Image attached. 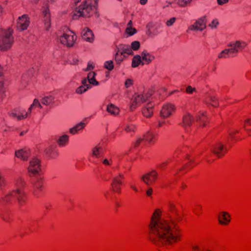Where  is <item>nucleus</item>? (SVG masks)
<instances>
[{"label": "nucleus", "mask_w": 251, "mask_h": 251, "mask_svg": "<svg viewBox=\"0 0 251 251\" xmlns=\"http://www.w3.org/2000/svg\"><path fill=\"white\" fill-rule=\"evenodd\" d=\"M162 211L156 209L149 225L150 241L157 246H171L181 240L179 230L171 220L161 218Z\"/></svg>", "instance_id": "nucleus-1"}, {"label": "nucleus", "mask_w": 251, "mask_h": 251, "mask_svg": "<svg viewBox=\"0 0 251 251\" xmlns=\"http://www.w3.org/2000/svg\"><path fill=\"white\" fill-rule=\"evenodd\" d=\"M14 184L15 189L2 197L0 202L3 204H9L17 201L20 206H22L26 201V194L24 190L25 182L22 177H17L14 180Z\"/></svg>", "instance_id": "nucleus-2"}, {"label": "nucleus", "mask_w": 251, "mask_h": 251, "mask_svg": "<svg viewBox=\"0 0 251 251\" xmlns=\"http://www.w3.org/2000/svg\"><path fill=\"white\" fill-rule=\"evenodd\" d=\"M13 41L12 30L11 28H9L7 30L1 29L0 31V50H6L9 49Z\"/></svg>", "instance_id": "nucleus-3"}, {"label": "nucleus", "mask_w": 251, "mask_h": 251, "mask_svg": "<svg viewBox=\"0 0 251 251\" xmlns=\"http://www.w3.org/2000/svg\"><path fill=\"white\" fill-rule=\"evenodd\" d=\"M97 5V0H85L79 6V17H90L96 9Z\"/></svg>", "instance_id": "nucleus-4"}, {"label": "nucleus", "mask_w": 251, "mask_h": 251, "mask_svg": "<svg viewBox=\"0 0 251 251\" xmlns=\"http://www.w3.org/2000/svg\"><path fill=\"white\" fill-rule=\"evenodd\" d=\"M58 39L62 44L70 47L74 45L76 36L73 31L65 27L63 29V33L59 36Z\"/></svg>", "instance_id": "nucleus-5"}, {"label": "nucleus", "mask_w": 251, "mask_h": 251, "mask_svg": "<svg viewBox=\"0 0 251 251\" xmlns=\"http://www.w3.org/2000/svg\"><path fill=\"white\" fill-rule=\"evenodd\" d=\"M28 171L30 176L38 175L41 171V164L39 159L34 157L29 163Z\"/></svg>", "instance_id": "nucleus-6"}, {"label": "nucleus", "mask_w": 251, "mask_h": 251, "mask_svg": "<svg viewBox=\"0 0 251 251\" xmlns=\"http://www.w3.org/2000/svg\"><path fill=\"white\" fill-rule=\"evenodd\" d=\"M158 173L155 170H152L146 173L141 176V180L147 185H151L155 182L157 179Z\"/></svg>", "instance_id": "nucleus-7"}, {"label": "nucleus", "mask_w": 251, "mask_h": 251, "mask_svg": "<svg viewBox=\"0 0 251 251\" xmlns=\"http://www.w3.org/2000/svg\"><path fill=\"white\" fill-rule=\"evenodd\" d=\"M43 180L40 177H36L32 180L33 193L36 197H39L43 189Z\"/></svg>", "instance_id": "nucleus-8"}, {"label": "nucleus", "mask_w": 251, "mask_h": 251, "mask_svg": "<svg viewBox=\"0 0 251 251\" xmlns=\"http://www.w3.org/2000/svg\"><path fill=\"white\" fill-rule=\"evenodd\" d=\"M176 109V106L172 103L165 104L162 108L160 115L164 118H168L175 111Z\"/></svg>", "instance_id": "nucleus-9"}, {"label": "nucleus", "mask_w": 251, "mask_h": 251, "mask_svg": "<svg viewBox=\"0 0 251 251\" xmlns=\"http://www.w3.org/2000/svg\"><path fill=\"white\" fill-rule=\"evenodd\" d=\"M226 151V146L222 142L215 144L212 148V152L218 157L223 156Z\"/></svg>", "instance_id": "nucleus-10"}, {"label": "nucleus", "mask_w": 251, "mask_h": 251, "mask_svg": "<svg viewBox=\"0 0 251 251\" xmlns=\"http://www.w3.org/2000/svg\"><path fill=\"white\" fill-rule=\"evenodd\" d=\"M25 110L22 108H15L9 113L10 117L16 118L18 120L25 119L28 116V113L25 114Z\"/></svg>", "instance_id": "nucleus-11"}, {"label": "nucleus", "mask_w": 251, "mask_h": 251, "mask_svg": "<svg viewBox=\"0 0 251 251\" xmlns=\"http://www.w3.org/2000/svg\"><path fill=\"white\" fill-rule=\"evenodd\" d=\"M123 176L121 174L115 176L111 183V187L113 191L116 193H120L121 191V187L122 185V179Z\"/></svg>", "instance_id": "nucleus-12"}, {"label": "nucleus", "mask_w": 251, "mask_h": 251, "mask_svg": "<svg viewBox=\"0 0 251 251\" xmlns=\"http://www.w3.org/2000/svg\"><path fill=\"white\" fill-rule=\"evenodd\" d=\"M217 218L219 223L223 226L227 225L231 221V216L230 214L226 211L219 212Z\"/></svg>", "instance_id": "nucleus-13"}, {"label": "nucleus", "mask_w": 251, "mask_h": 251, "mask_svg": "<svg viewBox=\"0 0 251 251\" xmlns=\"http://www.w3.org/2000/svg\"><path fill=\"white\" fill-rule=\"evenodd\" d=\"M29 19L26 15L19 17L17 22V28L21 30H25L29 25Z\"/></svg>", "instance_id": "nucleus-14"}, {"label": "nucleus", "mask_w": 251, "mask_h": 251, "mask_svg": "<svg viewBox=\"0 0 251 251\" xmlns=\"http://www.w3.org/2000/svg\"><path fill=\"white\" fill-rule=\"evenodd\" d=\"M44 25L47 31H48L50 27V15L48 7L45 8L43 11Z\"/></svg>", "instance_id": "nucleus-15"}, {"label": "nucleus", "mask_w": 251, "mask_h": 251, "mask_svg": "<svg viewBox=\"0 0 251 251\" xmlns=\"http://www.w3.org/2000/svg\"><path fill=\"white\" fill-rule=\"evenodd\" d=\"M154 105L151 103H149L142 109L143 115L147 118L151 117L153 113Z\"/></svg>", "instance_id": "nucleus-16"}, {"label": "nucleus", "mask_w": 251, "mask_h": 251, "mask_svg": "<svg viewBox=\"0 0 251 251\" xmlns=\"http://www.w3.org/2000/svg\"><path fill=\"white\" fill-rule=\"evenodd\" d=\"M81 36L84 40L92 42L94 39V35L92 31L89 28L84 29L81 32Z\"/></svg>", "instance_id": "nucleus-17"}, {"label": "nucleus", "mask_w": 251, "mask_h": 251, "mask_svg": "<svg viewBox=\"0 0 251 251\" xmlns=\"http://www.w3.org/2000/svg\"><path fill=\"white\" fill-rule=\"evenodd\" d=\"M204 18L198 20L194 25L190 27L191 30H202L205 28Z\"/></svg>", "instance_id": "nucleus-18"}, {"label": "nucleus", "mask_w": 251, "mask_h": 251, "mask_svg": "<svg viewBox=\"0 0 251 251\" xmlns=\"http://www.w3.org/2000/svg\"><path fill=\"white\" fill-rule=\"evenodd\" d=\"M194 122V117L189 113H186L183 116L182 123L183 126H190Z\"/></svg>", "instance_id": "nucleus-19"}, {"label": "nucleus", "mask_w": 251, "mask_h": 251, "mask_svg": "<svg viewBox=\"0 0 251 251\" xmlns=\"http://www.w3.org/2000/svg\"><path fill=\"white\" fill-rule=\"evenodd\" d=\"M146 100V99L145 98L144 96L142 95H137L135 96L131 105V108L132 109H134L136 107V105L141 103L145 102Z\"/></svg>", "instance_id": "nucleus-20"}, {"label": "nucleus", "mask_w": 251, "mask_h": 251, "mask_svg": "<svg viewBox=\"0 0 251 251\" xmlns=\"http://www.w3.org/2000/svg\"><path fill=\"white\" fill-rule=\"evenodd\" d=\"M196 121L199 123L201 126H205L206 125V114L205 112L200 113L196 117Z\"/></svg>", "instance_id": "nucleus-21"}, {"label": "nucleus", "mask_w": 251, "mask_h": 251, "mask_svg": "<svg viewBox=\"0 0 251 251\" xmlns=\"http://www.w3.org/2000/svg\"><path fill=\"white\" fill-rule=\"evenodd\" d=\"M15 156L20 158L23 160H27L29 156V153L27 151L23 149L16 151L15 152Z\"/></svg>", "instance_id": "nucleus-22"}, {"label": "nucleus", "mask_w": 251, "mask_h": 251, "mask_svg": "<svg viewBox=\"0 0 251 251\" xmlns=\"http://www.w3.org/2000/svg\"><path fill=\"white\" fill-rule=\"evenodd\" d=\"M143 139L144 141L148 143H151L154 142L155 139V135L153 132L151 131H147L143 135Z\"/></svg>", "instance_id": "nucleus-23"}, {"label": "nucleus", "mask_w": 251, "mask_h": 251, "mask_svg": "<svg viewBox=\"0 0 251 251\" xmlns=\"http://www.w3.org/2000/svg\"><path fill=\"white\" fill-rule=\"evenodd\" d=\"M68 140L69 136L67 134H64L59 137L57 140V143L60 147H63L66 146Z\"/></svg>", "instance_id": "nucleus-24"}, {"label": "nucleus", "mask_w": 251, "mask_h": 251, "mask_svg": "<svg viewBox=\"0 0 251 251\" xmlns=\"http://www.w3.org/2000/svg\"><path fill=\"white\" fill-rule=\"evenodd\" d=\"M107 111L108 113L113 115H117L119 113V108L113 104H111L107 106Z\"/></svg>", "instance_id": "nucleus-25"}, {"label": "nucleus", "mask_w": 251, "mask_h": 251, "mask_svg": "<svg viewBox=\"0 0 251 251\" xmlns=\"http://www.w3.org/2000/svg\"><path fill=\"white\" fill-rule=\"evenodd\" d=\"M96 74L94 72H90L87 76V78L88 79V81L89 84H91L94 85H97L98 84V82L95 79Z\"/></svg>", "instance_id": "nucleus-26"}, {"label": "nucleus", "mask_w": 251, "mask_h": 251, "mask_svg": "<svg viewBox=\"0 0 251 251\" xmlns=\"http://www.w3.org/2000/svg\"><path fill=\"white\" fill-rule=\"evenodd\" d=\"M54 97L52 96H48L45 97L42 99L41 102L42 104L46 105H50L53 102Z\"/></svg>", "instance_id": "nucleus-27"}, {"label": "nucleus", "mask_w": 251, "mask_h": 251, "mask_svg": "<svg viewBox=\"0 0 251 251\" xmlns=\"http://www.w3.org/2000/svg\"><path fill=\"white\" fill-rule=\"evenodd\" d=\"M231 48L234 49V53L237 52L238 50L237 49L243 48L245 46V45L244 43H241L240 41H236L233 45H231Z\"/></svg>", "instance_id": "nucleus-28"}, {"label": "nucleus", "mask_w": 251, "mask_h": 251, "mask_svg": "<svg viewBox=\"0 0 251 251\" xmlns=\"http://www.w3.org/2000/svg\"><path fill=\"white\" fill-rule=\"evenodd\" d=\"M142 58L143 60L145 61L146 64H149L153 57L148 53L143 52L142 53Z\"/></svg>", "instance_id": "nucleus-29"}, {"label": "nucleus", "mask_w": 251, "mask_h": 251, "mask_svg": "<svg viewBox=\"0 0 251 251\" xmlns=\"http://www.w3.org/2000/svg\"><path fill=\"white\" fill-rule=\"evenodd\" d=\"M209 100H210V104L214 107H217L219 106V102L215 96H210L209 97Z\"/></svg>", "instance_id": "nucleus-30"}, {"label": "nucleus", "mask_w": 251, "mask_h": 251, "mask_svg": "<svg viewBox=\"0 0 251 251\" xmlns=\"http://www.w3.org/2000/svg\"><path fill=\"white\" fill-rule=\"evenodd\" d=\"M141 63V58L140 55L135 56L132 62V66L133 67H136Z\"/></svg>", "instance_id": "nucleus-31"}, {"label": "nucleus", "mask_w": 251, "mask_h": 251, "mask_svg": "<svg viewBox=\"0 0 251 251\" xmlns=\"http://www.w3.org/2000/svg\"><path fill=\"white\" fill-rule=\"evenodd\" d=\"M82 86L79 87V93L84 92L89 88V84H87V80L85 79L82 80Z\"/></svg>", "instance_id": "nucleus-32"}, {"label": "nucleus", "mask_w": 251, "mask_h": 251, "mask_svg": "<svg viewBox=\"0 0 251 251\" xmlns=\"http://www.w3.org/2000/svg\"><path fill=\"white\" fill-rule=\"evenodd\" d=\"M45 152L47 155H48L50 157L53 158L54 154L53 153V146H49L46 148L44 151Z\"/></svg>", "instance_id": "nucleus-33"}, {"label": "nucleus", "mask_w": 251, "mask_h": 251, "mask_svg": "<svg viewBox=\"0 0 251 251\" xmlns=\"http://www.w3.org/2000/svg\"><path fill=\"white\" fill-rule=\"evenodd\" d=\"M232 48H230L229 49H226L223 51H222L221 53L219 55V57H225L226 55L228 54L229 53H234V50Z\"/></svg>", "instance_id": "nucleus-34"}, {"label": "nucleus", "mask_w": 251, "mask_h": 251, "mask_svg": "<svg viewBox=\"0 0 251 251\" xmlns=\"http://www.w3.org/2000/svg\"><path fill=\"white\" fill-rule=\"evenodd\" d=\"M105 68L107 70L111 71L113 69L114 65L112 61H106L104 64Z\"/></svg>", "instance_id": "nucleus-35"}, {"label": "nucleus", "mask_w": 251, "mask_h": 251, "mask_svg": "<svg viewBox=\"0 0 251 251\" xmlns=\"http://www.w3.org/2000/svg\"><path fill=\"white\" fill-rule=\"evenodd\" d=\"M124 130L126 133L134 132V127L132 126L126 125L124 127Z\"/></svg>", "instance_id": "nucleus-36"}, {"label": "nucleus", "mask_w": 251, "mask_h": 251, "mask_svg": "<svg viewBox=\"0 0 251 251\" xmlns=\"http://www.w3.org/2000/svg\"><path fill=\"white\" fill-rule=\"evenodd\" d=\"M78 131V124L75 125L74 126L71 127L69 129V132L71 134H75Z\"/></svg>", "instance_id": "nucleus-37"}, {"label": "nucleus", "mask_w": 251, "mask_h": 251, "mask_svg": "<svg viewBox=\"0 0 251 251\" xmlns=\"http://www.w3.org/2000/svg\"><path fill=\"white\" fill-rule=\"evenodd\" d=\"M192 0H177V3L180 6H185L189 3Z\"/></svg>", "instance_id": "nucleus-38"}, {"label": "nucleus", "mask_w": 251, "mask_h": 251, "mask_svg": "<svg viewBox=\"0 0 251 251\" xmlns=\"http://www.w3.org/2000/svg\"><path fill=\"white\" fill-rule=\"evenodd\" d=\"M126 32L128 35H132L136 32V29L134 28H132V26L127 27Z\"/></svg>", "instance_id": "nucleus-39"}, {"label": "nucleus", "mask_w": 251, "mask_h": 251, "mask_svg": "<svg viewBox=\"0 0 251 251\" xmlns=\"http://www.w3.org/2000/svg\"><path fill=\"white\" fill-rule=\"evenodd\" d=\"M169 210L172 213L177 215L176 205L173 203H170L169 205Z\"/></svg>", "instance_id": "nucleus-40"}, {"label": "nucleus", "mask_w": 251, "mask_h": 251, "mask_svg": "<svg viewBox=\"0 0 251 251\" xmlns=\"http://www.w3.org/2000/svg\"><path fill=\"white\" fill-rule=\"evenodd\" d=\"M140 47V43L138 41H134L131 44V48L134 50H137Z\"/></svg>", "instance_id": "nucleus-41"}, {"label": "nucleus", "mask_w": 251, "mask_h": 251, "mask_svg": "<svg viewBox=\"0 0 251 251\" xmlns=\"http://www.w3.org/2000/svg\"><path fill=\"white\" fill-rule=\"evenodd\" d=\"M153 194V189L151 187H149L146 191V195L147 197L151 198Z\"/></svg>", "instance_id": "nucleus-42"}, {"label": "nucleus", "mask_w": 251, "mask_h": 251, "mask_svg": "<svg viewBox=\"0 0 251 251\" xmlns=\"http://www.w3.org/2000/svg\"><path fill=\"white\" fill-rule=\"evenodd\" d=\"M100 148L98 147H95L92 150V154L93 156H97L99 154V151Z\"/></svg>", "instance_id": "nucleus-43"}, {"label": "nucleus", "mask_w": 251, "mask_h": 251, "mask_svg": "<svg viewBox=\"0 0 251 251\" xmlns=\"http://www.w3.org/2000/svg\"><path fill=\"white\" fill-rule=\"evenodd\" d=\"M78 13V10H77V7H76L75 8V10L73 11L72 14V18L74 20H77L78 18V16L77 14Z\"/></svg>", "instance_id": "nucleus-44"}, {"label": "nucleus", "mask_w": 251, "mask_h": 251, "mask_svg": "<svg viewBox=\"0 0 251 251\" xmlns=\"http://www.w3.org/2000/svg\"><path fill=\"white\" fill-rule=\"evenodd\" d=\"M123 53H125L127 54L131 55V54H132L133 51L132 50V49L127 48L126 49H125L123 50V52H121V54H123Z\"/></svg>", "instance_id": "nucleus-45"}, {"label": "nucleus", "mask_w": 251, "mask_h": 251, "mask_svg": "<svg viewBox=\"0 0 251 251\" xmlns=\"http://www.w3.org/2000/svg\"><path fill=\"white\" fill-rule=\"evenodd\" d=\"M251 126V119H247L245 121L244 126L246 128H249V126Z\"/></svg>", "instance_id": "nucleus-46"}, {"label": "nucleus", "mask_w": 251, "mask_h": 251, "mask_svg": "<svg viewBox=\"0 0 251 251\" xmlns=\"http://www.w3.org/2000/svg\"><path fill=\"white\" fill-rule=\"evenodd\" d=\"M31 108H34L37 106H40V103L39 100L37 99H34L32 104L31 105Z\"/></svg>", "instance_id": "nucleus-47"}, {"label": "nucleus", "mask_w": 251, "mask_h": 251, "mask_svg": "<svg viewBox=\"0 0 251 251\" xmlns=\"http://www.w3.org/2000/svg\"><path fill=\"white\" fill-rule=\"evenodd\" d=\"M143 141H144V139H143V137L139 138L135 141L134 143L135 146H138L140 144V143Z\"/></svg>", "instance_id": "nucleus-48"}, {"label": "nucleus", "mask_w": 251, "mask_h": 251, "mask_svg": "<svg viewBox=\"0 0 251 251\" xmlns=\"http://www.w3.org/2000/svg\"><path fill=\"white\" fill-rule=\"evenodd\" d=\"M175 21H176V18H172L171 19H170L169 20L167 21L166 24L168 26H170L175 23Z\"/></svg>", "instance_id": "nucleus-49"}, {"label": "nucleus", "mask_w": 251, "mask_h": 251, "mask_svg": "<svg viewBox=\"0 0 251 251\" xmlns=\"http://www.w3.org/2000/svg\"><path fill=\"white\" fill-rule=\"evenodd\" d=\"M132 84V80L131 79H127L125 82V85L126 87H129Z\"/></svg>", "instance_id": "nucleus-50"}, {"label": "nucleus", "mask_w": 251, "mask_h": 251, "mask_svg": "<svg viewBox=\"0 0 251 251\" xmlns=\"http://www.w3.org/2000/svg\"><path fill=\"white\" fill-rule=\"evenodd\" d=\"M165 124V121L164 120H160L158 122L157 127H161Z\"/></svg>", "instance_id": "nucleus-51"}, {"label": "nucleus", "mask_w": 251, "mask_h": 251, "mask_svg": "<svg viewBox=\"0 0 251 251\" xmlns=\"http://www.w3.org/2000/svg\"><path fill=\"white\" fill-rule=\"evenodd\" d=\"M218 24V22L216 20H213L211 24H209V26L211 27H216L217 25Z\"/></svg>", "instance_id": "nucleus-52"}, {"label": "nucleus", "mask_w": 251, "mask_h": 251, "mask_svg": "<svg viewBox=\"0 0 251 251\" xmlns=\"http://www.w3.org/2000/svg\"><path fill=\"white\" fill-rule=\"evenodd\" d=\"M194 90V89L192 88L191 86L187 87L186 88V92L188 93H192Z\"/></svg>", "instance_id": "nucleus-53"}, {"label": "nucleus", "mask_w": 251, "mask_h": 251, "mask_svg": "<svg viewBox=\"0 0 251 251\" xmlns=\"http://www.w3.org/2000/svg\"><path fill=\"white\" fill-rule=\"evenodd\" d=\"M218 3L220 5L226 3L228 2V0H217Z\"/></svg>", "instance_id": "nucleus-54"}, {"label": "nucleus", "mask_w": 251, "mask_h": 251, "mask_svg": "<svg viewBox=\"0 0 251 251\" xmlns=\"http://www.w3.org/2000/svg\"><path fill=\"white\" fill-rule=\"evenodd\" d=\"M4 180L3 177L0 175V187L3 185L4 183Z\"/></svg>", "instance_id": "nucleus-55"}, {"label": "nucleus", "mask_w": 251, "mask_h": 251, "mask_svg": "<svg viewBox=\"0 0 251 251\" xmlns=\"http://www.w3.org/2000/svg\"><path fill=\"white\" fill-rule=\"evenodd\" d=\"M192 250L194 251H198L200 250V248L199 246H193L192 247Z\"/></svg>", "instance_id": "nucleus-56"}, {"label": "nucleus", "mask_w": 251, "mask_h": 251, "mask_svg": "<svg viewBox=\"0 0 251 251\" xmlns=\"http://www.w3.org/2000/svg\"><path fill=\"white\" fill-rule=\"evenodd\" d=\"M33 108H31V106L30 105V106L29 107V108H28V109L27 112H25V113H24V114H25V113H28V115L29 114H30L31 113V110H32V109H33Z\"/></svg>", "instance_id": "nucleus-57"}, {"label": "nucleus", "mask_w": 251, "mask_h": 251, "mask_svg": "<svg viewBox=\"0 0 251 251\" xmlns=\"http://www.w3.org/2000/svg\"><path fill=\"white\" fill-rule=\"evenodd\" d=\"M79 129L83 128L84 127V124L82 123H79Z\"/></svg>", "instance_id": "nucleus-58"}, {"label": "nucleus", "mask_w": 251, "mask_h": 251, "mask_svg": "<svg viewBox=\"0 0 251 251\" xmlns=\"http://www.w3.org/2000/svg\"><path fill=\"white\" fill-rule=\"evenodd\" d=\"M147 0H140V2L141 4H145L146 3Z\"/></svg>", "instance_id": "nucleus-59"}, {"label": "nucleus", "mask_w": 251, "mask_h": 251, "mask_svg": "<svg viewBox=\"0 0 251 251\" xmlns=\"http://www.w3.org/2000/svg\"><path fill=\"white\" fill-rule=\"evenodd\" d=\"M103 163L105 165H108L109 164V161L107 159H104L103 161Z\"/></svg>", "instance_id": "nucleus-60"}, {"label": "nucleus", "mask_w": 251, "mask_h": 251, "mask_svg": "<svg viewBox=\"0 0 251 251\" xmlns=\"http://www.w3.org/2000/svg\"><path fill=\"white\" fill-rule=\"evenodd\" d=\"M93 67L92 65H89L88 66V67H87V70H90L92 69H93Z\"/></svg>", "instance_id": "nucleus-61"}, {"label": "nucleus", "mask_w": 251, "mask_h": 251, "mask_svg": "<svg viewBox=\"0 0 251 251\" xmlns=\"http://www.w3.org/2000/svg\"><path fill=\"white\" fill-rule=\"evenodd\" d=\"M132 26V21H130L128 24H127V27Z\"/></svg>", "instance_id": "nucleus-62"}, {"label": "nucleus", "mask_w": 251, "mask_h": 251, "mask_svg": "<svg viewBox=\"0 0 251 251\" xmlns=\"http://www.w3.org/2000/svg\"><path fill=\"white\" fill-rule=\"evenodd\" d=\"M26 132V131H23L20 133V135L23 136Z\"/></svg>", "instance_id": "nucleus-63"}, {"label": "nucleus", "mask_w": 251, "mask_h": 251, "mask_svg": "<svg viewBox=\"0 0 251 251\" xmlns=\"http://www.w3.org/2000/svg\"><path fill=\"white\" fill-rule=\"evenodd\" d=\"M131 188H133L135 191H137V189L134 186H131Z\"/></svg>", "instance_id": "nucleus-64"}]
</instances>
